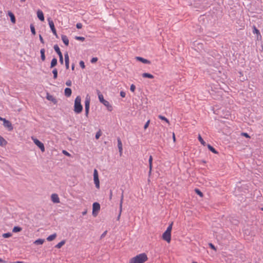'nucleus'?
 <instances>
[{
	"mask_svg": "<svg viewBox=\"0 0 263 263\" xmlns=\"http://www.w3.org/2000/svg\"><path fill=\"white\" fill-rule=\"evenodd\" d=\"M148 260L147 255L143 253L139 254L130 259L129 263H144Z\"/></svg>",
	"mask_w": 263,
	"mask_h": 263,
	"instance_id": "obj_1",
	"label": "nucleus"
},
{
	"mask_svg": "<svg viewBox=\"0 0 263 263\" xmlns=\"http://www.w3.org/2000/svg\"><path fill=\"white\" fill-rule=\"evenodd\" d=\"M81 99L80 96H77L74 100V111L77 114L82 112L83 106L81 103Z\"/></svg>",
	"mask_w": 263,
	"mask_h": 263,
	"instance_id": "obj_2",
	"label": "nucleus"
},
{
	"mask_svg": "<svg viewBox=\"0 0 263 263\" xmlns=\"http://www.w3.org/2000/svg\"><path fill=\"white\" fill-rule=\"evenodd\" d=\"M97 92H98V98H99L100 102L101 103H102L104 106H105L107 108V109L109 111H111L112 109V106L109 103V102H108L107 101L105 100L104 99L103 95L100 92V91L99 90H98Z\"/></svg>",
	"mask_w": 263,
	"mask_h": 263,
	"instance_id": "obj_3",
	"label": "nucleus"
},
{
	"mask_svg": "<svg viewBox=\"0 0 263 263\" xmlns=\"http://www.w3.org/2000/svg\"><path fill=\"white\" fill-rule=\"evenodd\" d=\"M93 180L95 184L96 187L97 189L100 187V182L99 179V175L98 171L96 169H95L93 171Z\"/></svg>",
	"mask_w": 263,
	"mask_h": 263,
	"instance_id": "obj_4",
	"label": "nucleus"
},
{
	"mask_svg": "<svg viewBox=\"0 0 263 263\" xmlns=\"http://www.w3.org/2000/svg\"><path fill=\"white\" fill-rule=\"evenodd\" d=\"M32 138L33 142L35 143V144L36 145H37L40 148L41 151L42 152H44L45 149V147H44V144L42 142H41L40 140H39L38 139H37L36 138Z\"/></svg>",
	"mask_w": 263,
	"mask_h": 263,
	"instance_id": "obj_5",
	"label": "nucleus"
},
{
	"mask_svg": "<svg viewBox=\"0 0 263 263\" xmlns=\"http://www.w3.org/2000/svg\"><path fill=\"white\" fill-rule=\"evenodd\" d=\"M100 209V205L98 202H94L92 204V215L96 216Z\"/></svg>",
	"mask_w": 263,
	"mask_h": 263,
	"instance_id": "obj_6",
	"label": "nucleus"
},
{
	"mask_svg": "<svg viewBox=\"0 0 263 263\" xmlns=\"http://www.w3.org/2000/svg\"><path fill=\"white\" fill-rule=\"evenodd\" d=\"M48 20V24H49V27L53 33V34L55 35L56 36H57V31H56V29L54 27V23L53 22V21L51 19V18H48L47 19Z\"/></svg>",
	"mask_w": 263,
	"mask_h": 263,
	"instance_id": "obj_7",
	"label": "nucleus"
},
{
	"mask_svg": "<svg viewBox=\"0 0 263 263\" xmlns=\"http://www.w3.org/2000/svg\"><path fill=\"white\" fill-rule=\"evenodd\" d=\"M162 238L167 242H170L171 240V233L165 231L162 235Z\"/></svg>",
	"mask_w": 263,
	"mask_h": 263,
	"instance_id": "obj_8",
	"label": "nucleus"
},
{
	"mask_svg": "<svg viewBox=\"0 0 263 263\" xmlns=\"http://www.w3.org/2000/svg\"><path fill=\"white\" fill-rule=\"evenodd\" d=\"M3 125L4 127H7L9 131L13 130V127L11 123L6 119H4Z\"/></svg>",
	"mask_w": 263,
	"mask_h": 263,
	"instance_id": "obj_9",
	"label": "nucleus"
},
{
	"mask_svg": "<svg viewBox=\"0 0 263 263\" xmlns=\"http://www.w3.org/2000/svg\"><path fill=\"white\" fill-rule=\"evenodd\" d=\"M51 198V201L54 203H59L60 202L59 196L57 194H52Z\"/></svg>",
	"mask_w": 263,
	"mask_h": 263,
	"instance_id": "obj_10",
	"label": "nucleus"
},
{
	"mask_svg": "<svg viewBox=\"0 0 263 263\" xmlns=\"http://www.w3.org/2000/svg\"><path fill=\"white\" fill-rule=\"evenodd\" d=\"M123 191H122V195H121V199H120V211H119V214L118 216V219H119L120 217V215H121V212H122V204H123Z\"/></svg>",
	"mask_w": 263,
	"mask_h": 263,
	"instance_id": "obj_11",
	"label": "nucleus"
},
{
	"mask_svg": "<svg viewBox=\"0 0 263 263\" xmlns=\"http://www.w3.org/2000/svg\"><path fill=\"white\" fill-rule=\"evenodd\" d=\"M90 102V98L87 96L85 100V109H89Z\"/></svg>",
	"mask_w": 263,
	"mask_h": 263,
	"instance_id": "obj_12",
	"label": "nucleus"
},
{
	"mask_svg": "<svg viewBox=\"0 0 263 263\" xmlns=\"http://www.w3.org/2000/svg\"><path fill=\"white\" fill-rule=\"evenodd\" d=\"M46 98L49 101L52 102L54 104H56L57 103L56 99L53 96L50 95L49 93L47 94Z\"/></svg>",
	"mask_w": 263,
	"mask_h": 263,
	"instance_id": "obj_13",
	"label": "nucleus"
},
{
	"mask_svg": "<svg viewBox=\"0 0 263 263\" xmlns=\"http://www.w3.org/2000/svg\"><path fill=\"white\" fill-rule=\"evenodd\" d=\"M37 17L39 18V19L40 21H44V14H43V12L41 10H39L37 11Z\"/></svg>",
	"mask_w": 263,
	"mask_h": 263,
	"instance_id": "obj_14",
	"label": "nucleus"
},
{
	"mask_svg": "<svg viewBox=\"0 0 263 263\" xmlns=\"http://www.w3.org/2000/svg\"><path fill=\"white\" fill-rule=\"evenodd\" d=\"M117 141H118V147L119 152L120 153H121L122 152V144L121 139L119 137H118L117 138Z\"/></svg>",
	"mask_w": 263,
	"mask_h": 263,
	"instance_id": "obj_15",
	"label": "nucleus"
},
{
	"mask_svg": "<svg viewBox=\"0 0 263 263\" xmlns=\"http://www.w3.org/2000/svg\"><path fill=\"white\" fill-rule=\"evenodd\" d=\"M136 59H137V60L142 62L143 63H144V64H149L151 63V62L145 59H144L142 57H137L136 58Z\"/></svg>",
	"mask_w": 263,
	"mask_h": 263,
	"instance_id": "obj_16",
	"label": "nucleus"
},
{
	"mask_svg": "<svg viewBox=\"0 0 263 263\" xmlns=\"http://www.w3.org/2000/svg\"><path fill=\"white\" fill-rule=\"evenodd\" d=\"M61 39L65 45L68 46L69 44V40L67 36L65 35H62Z\"/></svg>",
	"mask_w": 263,
	"mask_h": 263,
	"instance_id": "obj_17",
	"label": "nucleus"
},
{
	"mask_svg": "<svg viewBox=\"0 0 263 263\" xmlns=\"http://www.w3.org/2000/svg\"><path fill=\"white\" fill-rule=\"evenodd\" d=\"M71 89L69 88H66L64 90V93L65 96L69 97L71 95Z\"/></svg>",
	"mask_w": 263,
	"mask_h": 263,
	"instance_id": "obj_18",
	"label": "nucleus"
},
{
	"mask_svg": "<svg viewBox=\"0 0 263 263\" xmlns=\"http://www.w3.org/2000/svg\"><path fill=\"white\" fill-rule=\"evenodd\" d=\"M7 144V141L0 135V146H5Z\"/></svg>",
	"mask_w": 263,
	"mask_h": 263,
	"instance_id": "obj_19",
	"label": "nucleus"
},
{
	"mask_svg": "<svg viewBox=\"0 0 263 263\" xmlns=\"http://www.w3.org/2000/svg\"><path fill=\"white\" fill-rule=\"evenodd\" d=\"M45 50L44 48H42L40 50L41 53V58L42 61H44L45 60Z\"/></svg>",
	"mask_w": 263,
	"mask_h": 263,
	"instance_id": "obj_20",
	"label": "nucleus"
},
{
	"mask_svg": "<svg viewBox=\"0 0 263 263\" xmlns=\"http://www.w3.org/2000/svg\"><path fill=\"white\" fill-rule=\"evenodd\" d=\"M152 162H153V157L152 156H150L149 159H148V163H149V173H151L152 169Z\"/></svg>",
	"mask_w": 263,
	"mask_h": 263,
	"instance_id": "obj_21",
	"label": "nucleus"
},
{
	"mask_svg": "<svg viewBox=\"0 0 263 263\" xmlns=\"http://www.w3.org/2000/svg\"><path fill=\"white\" fill-rule=\"evenodd\" d=\"M56 237H57V234L56 233H54V234L49 236L47 238V240L48 241H51L54 240L56 238Z\"/></svg>",
	"mask_w": 263,
	"mask_h": 263,
	"instance_id": "obj_22",
	"label": "nucleus"
},
{
	"mask_svg": "<svg viewBox=\"0 0 263 263\" xmlns=\"http://www.w3.org/2000/svg\"><path fill=\"white\" fill-rule=\"evenodd\" d=\"M142 76L143 78H147L149 79H153L154 78L153 75L149 73H142Z\"/></svg>",
	"mask_w": 263,
	"mask_h": 263,
	"instance_id": "obj_23",
	"label": "nucleus"
},
{
	"mask_svg": "<svg viewBox=\"0 0 263 263\" xmlns=\"http://www.w3.org/2000/svg\"><path fill=\"white\" fill-rule=\"evenodd\" d=\"M57 64V59L55 58H54L51 62L50 64V68H53L54 66H55Z\"/></svg>",
	"mask_w": 263,
	"mask_h": 263,
	"instance_id": "obj_24",
	"label": "nucleus"
},
{
	"mask_svg": "<svg viewBox=\"0 0 263 263\" xmlns=\"http://www.w3.org/2000/svg\"><path fill=\"white\" fill-rule=\"evenodd\" d=\"M66 242V241L65 240H62L61 241H60V242H59L55 246V247L58 248V249H60L61 248Z\"/></svg>",
	"mask_w": 263,
	"mask_h": 263,
	"instance_id": "obj_25",
	"label": "nucleus"
},
{
	"mask_svg": "<svg viewBox=\"0 0 263 263\" xmlns=\"http://www.w3.org/2000/svg\"><path fill=\"white\" fill-rule=\"evenodd\" d=\"M22 230V228L21 227L15 226L12 229V232L13 233H17L21 232Z\"/></svg>",
	"mask_w": 263,
	"mask_h": 263,
	"instance_id": "obj_26",
	"label": "nucleus"
},
{
	"mask_svg": "<svg viewBox=\"0 0 263 263\" xmlns=\"http://www.w3.org/2000/svg\"><path fill=\"white\" fill-rule=\"evenodd\" d=\"M44 239H38L34 242V243L36 245H42L44 243Z\"/></svg>",
	"mask_w": 263,
	"mask_h": 263,
	"instance_id": "obj_27",
	"label": "nucleus"
},
{
	"mask_svg": "<svg viewBox=\"0 0 263 263\" xmlns=\"http://www.w3.org/2000/svg\"><path fill=\"white\" fill-rule=\"evenodd\" d=\"M208 147L209 148V149L212 152H213L214 154H217L218 152L212 146H211L210 144H208Z\"/></svg>",
	"mask_w": 263,
	"mask_h": 263,
	"instance_id": "obj_28",
	"label": "nucleus"
},
{
	"mask_svg": "<svg viewBox=\"0 0 263 263\" xmlns=\"http://www.w3.org/2000/svg\"><path fill=\"white\" fill-rule=\"evenodd\" d=\"M253 33L254 34H256L257 36L259 35L261 37V34L259 30H258L255 26H253Z\"/></svg>",
	"mask_w": 263,
	"mask_h": 263,
	"instance_id": "obj_29",
	"label": "nucleus"
},
{
	"mask_svg": "<svg viewBox=\"0 0 263 263\" xmlns=\"http://www.w3.org/2000/svg\"><path fill=\"white\" fill-rule=\"evenodd\" d=\"M9 16L10 17L11 21L14 23L15 22V18L14 15L11 12L8 13Z\"/></svg>",
	"mask_w": 263,
	"mask_h": 263,
	"instance_id": "obj_30",
	"label": "nucleus"
},
{
	"mask_svg": "<svg viewBox=\"0 0 263 263\" xmlns=\"http://www.w3.org/2000/svg\"><path fill=\"white\" fill-rule=\"evenodd\" d=\"M198 139L199 140V141H200V142L201 143V144L202 145H203V146H205L206 145V143L203 140V139L202 138L201 136L200 135H198Z\"/></svg>",
	"mask_w": 263,
	"mask_h": 263,
	"instance_id": "obj_31",
	"label": "nucleus"
},
{
	"mask_svg": "<svg viewBox=\"0 0 263 263\" xmlns=\"http://www.w3.org/2000/svg\"><path fill=\"white\" fill-rule=\"evenodd\" d=\"M52 73L53 74V78L56 79L58 77V70L56 68H54L52 70Z\"/></svg>",
	"mask_w": 263,
	"mask_h": 263,
	"instance_id": "obj_32",
	"label": "nucleus"
},
{
	"mask_svg": "<svg viewBox=\"0 0 263 263\" xmlns=\"http://www.w3.org/2000/svg\"><path fill=\"white\" fill-rule=\"evenodd\" d=\"M158 118L162 120H164L165 121V122H166L167 123H169V121L168 120V119L167 118H166L165 117L162 116V115H159L158 116Z\"/></svg>",
	"mask_w": 263,
	"mask_h": 263,
	"instance_id": "obj_33",
	"label": "nucleus"
},
{
	"mask_svg": "<svg viewBox=\"0 0 263 263\" xmlns=\"http://www.w3.org/2000/svg\"><path fill=\"white\" fill-rule=\"evenodd\" d=\"M64 57H65V63H67V62L69 63V55H68V54L67 52H66L64 54Z\"/></svg>",
	"mask_w": 263,
	"mask_h": 263,
	"instance_id": "obj_34",
	"label": "nucleus"
},
{
	"mask_svg": "<svg viewBox=\"0 0 263 263\" xmlns=\"http://www.w3.org/2000/svg\"><path fill=\"white\" fill-rule=\"evenodd\" d=\"M30 30L32 34L35 35L36 33L35 30L34 26L32 24L30 25Z\"/></svg>",
	"mask_w": 263,
	"mask_h": 263,
	"instance_id": "obj_35",
	"label": "nucleus"
},
{
	"mask_svg": "<svg viewBox=\"0 0 263 263\" xmlns=\"http://www.w3.org/2000/svg\"><path fill=\"white\" fill-rule=\"evenodd\" d=\"M2 236L4 238H9L12 236V234L9 232L6 233H4Z\"/></svg>",
	"mask_w": 263,
	"mask_h": 263,
	"instance_id": "obj_36",
	"label": "nucleus"
},
{
	"mask_svg": "<svg viewBox=\"0 0 263 263\" xmlns=\"http://www.w3.org/2000/svg\"><path fill=\"white\" fill-rule=\"evenodd\" d=\"M195 192L197 193V195H199L200 197H203V193L198 189H196L195 190Z\"/></svg>",
	"mask_w": 263,
	"mask_h": 263,
	"instance_id": "obj_37",
	"label": "nucleus"
},
{
	"mask_svg": "<svg viewBox=\"0 0 263 263\" xmlns=\"http://www.w3.org/2000/svg\"><path fill=\"white\" fill-rule=\"evenodd\" d=\"M53 48L57 53H59L60 51L59 47L57 44L54 45Z\"/></svg>",
	"mask_w": 263,
	"mask_h": 263,
	"instance_id": "obj_38",
	"label": "nucleus"
},
{
	"mask_svg": "<svg viewBox=\"0 0 263 263\" xmlns=\"http://www.w3.org/2000/svg\"><path fill=\"white\" fill-rule=\"evenodd\" d=\"M172 226H173V222H172L171 224H169V226L167 228V229L166 231H167L168 232H169L171 233V231L172 229Z\"/></svg>",
	"mask_w": 263,
	"mask_h": 263,
	"instance_id": "obj_39",
	"label": "nucleus"
},
{
	"mask_svg": "<svg viewBox=\"0 0 263 263\" xmlns=\"http://www.w3.org/2000/svg\"><path fill=\"white\" fill-rule=\"evenodd\" d=\"M74 38L77 40H79V41H84L85 40V37H84L83 36H76Z\"/></svg>",
	"mask_w": 263,
	"mask_h": 263,
	"instance_id": "obj_40",
	"label": "nucleus"
},
{
	"mask_svg": "<svg viewBox=\"0 0 263 263\" xmlns=\"http://www.w3.org/2000/svg\"><path fill=\"white\" fill-rule=\"evenodd\" d=\"M101 130H99L96 133L95 137L97 139H98L100 138V137L101 136Z\"/></svg>",
	"mask_w": 263,
	"mask_h": 263,
	"instance_id": "obj_41",
	"label": "nucleus"
},
{
	"mask_svg": "<svg viewBox=\"0 0 263 263\" xmlns=\"http://www.w3.org/2000/svg\"><path fill=\"white\" fill-rule=\"evenodd\" d=\"M135 89H136V86H135V85H134V84H132V85H130V91H132V92H134V91H135Z\"/></svg>",
	"mask_w": 263,
	"mask_h": 263,
	"instance_id": "obj_42",
	"label": "nucleus"
},
{
	"mask_svg": "<svg viewBox=\"0 0 263 263\" xmlns=\"http://www.w3.org/2000/svg\"><path fill=\"white\" fill-rule=\"evenodd\" d=\"M80 66H81V67L82 69L85 68V64H84V62L83 61H81L80 62Z\"/></svg>",
	"mask_w": 263,
	"mask_h": 263,
	"instance_id": "obj_43",
	"label": "nucleus"
},
{
	"mask_svg": "<svg viewBox=\"0 0 263 263\" xmlns=\"http://www.w3.org/2000/svg\"><path fill=\"white\" fill-rule=\"evenodd\" d=\"M98 59L97 57L92 58L91 60V63H95L98 61Z\"/></svg>",
	"mask_w": 263,
	"mask_h": 263,
	"instance_id": "obj_44",
	"label": "nucleus"
},
{
	"mask_svg": "<svg viewBox=\"0 0 263 263\" xmlns=\"http://www.w3.org/2000/svg\"><path fill=\"white\" fill-rule=\"evenodd\" d=\"M72 84V82L70 80H68L66 82V85L68 86H71Z\"/></svg>",
	"mask_w": 263,
	"mask_h": 263,
	"instance_id": "obj_45",
	"label": "nucleus"
},
{
	"mask_svg": "<svg viewBox=\"0 0 263 263\" xmlns=\"http://www.w3.org/2000/svg\"><path fill=\"white\" fill-rule=\"evenodd\" d=\"M76 27L78 29H81L82 27V24L80 23H78L77 24Z\"/></svg>",
	"mask_w": 263,
	"mask_h": 263,
	"instance_id": "obj_46",
	"label": "nucleus"
},
{
	"mask_svg": "<svg viewBox=\"0 0 263 263\" xmlns=\"http://www.w3.org/2000/svg\"><path fill=\"white\" fill-rule=\"evenodd\" d=\"M149 122H150V121H149V120H148V121L146 122V123L145 124V125H144V128L145 129H146V128L148 127V125H149Z\"/></svg>",
	"mask_w": 263,
	"mask_h": 263,
	"instance_id": "obj_47",
	"label": "nucleus"
},
{
	"mask_svg": "<svg viewBox=\"0 0 263 263\" xmlns=\"http://www.w3.org/2000/svg\"><path fill=\"white\" fill-rule=\"evenodd\" d=\"M120 96L122 97V98H124L126 95V93L123 91H121L120 92Z\"/></svg>",
	"mask_w": 263,
	"mask_h": 263,
	"instance_id": "obj_48",
	"label": "nucleus"
},
{
	"mask_svg": "<svg viewBox=\"0 0 263 263\" xmlns=\"http://www.w3.org/2000/svg\"><path fill=\"white\" fill-rule=\"evenodd\" d=\"M63 153L66 156H70V154L65 150L63 151Z\"/></svg>",
	"mask_w": 263,
	"mask_h": 263,
	"instance_id": "obj_49",
	"label": "nucleus"
},
{
	"mask_svg": "<svg viewBox=\"0 0 263 263\" xmlns=\"http://www.w3.org/2000/svg\"><path fill=\"white\" fill-rule=\"evenodd\" d=\"M107 231H105V232H104L102 234V235H101V239L103 238V237H104L106 236V234H107Z\"/></svg>",
	"mask_w": 263,
	"mask_h": 263,
	"instance_id": "obj_50",
	"label": "nucleus"
},
{
	"mask_svg": "<svg viewBox=\"0 0 263 263\" xmlns=\"http://www.w3.org/2000/svg\"><path fill=\"white\" fill-rule=\"evenodd\" d=\"M39 39H40V40L41 42L42 43L44 44V41L43 37L42 36V35L41 34L39 35Z\"/></svg>",
	"mask_w": 263,
	"mask_h": 263,
	"instance_id": "obj_51",
	"label": "nucleus"
},
{
	"mask_svg": "<svg viewBox=\"0 0 263 263\" xmlns=\"http://www.w3.org/2000/svg\"><path fill=\"white\" fill-rule=\"evenodd\" d=\"M112 191L111 190H110V192H109V200H111V199H112Z\"/></svg>",
	"mask_w": 263,
	"mask_h": 263,
	"instance_id": "obj_52",
	"label": "nucleus"
},
{
	"mask_svg": "<svg viewBox=\"0 0 263 263\" xmlns=\"http://www.w3.org/2000/svg\"><path fill=\"white\" fill-rule=\"evenodd\" d=\"M209 246L211 247V248H212V249L215 250H216V248H215L214 245H213L212 243H210Z\"/></svg>",
	"mask_w": 263,
	"mask_h": 263,
	"instance_id": "obj_53",
	"label": "nucleus"
},
{
	"mask_svg": "<svg viewBox=\"0 0 263 263\" xmlns=\"http://www.w3.org/2000/svg\"><path fill=\"white\" fill-rule=\"evenodd\" d=\"M241 135H243V136L246 137V138H250V136H249V135L246 133H242L241 134Z\"/></svg>",
	"mask_w": 263,
	"mask_h": 263,
	"instance_id": "obj_54",
	"label": "nucleus"
},
{
	"mask_svg": "<svg viewBox=\"0 0 263 263\" xmlns=\"http://www.w3.org/2000/svg\"><path fill=\"white\" fill-rule=\"evenodd\" d=\"M59 61H60V62L61 64H63V57H60L59 58Z\"/></svg>",
	"mask_w": 263,
	"mask_h": 263,
	"instance_id": "obj_55",
	"label": "nucleus"
},
{
	"mask_svg": "<svg viewBox=\"0 0 263 263\" xmlns=\"http://www.w3.org/2000/svg\"><path fill=\"white\" fill-rule=\"evenodd\" d=\"M68 62L65 63V67L67 69H69V65Z\"/></svg>",
	"mask_w": 263,
	"mask_h": 263,
	"instance_id": "obj_56",
	"label": "nucleus"
},
{
	"mask_svg": "<svg viewBox=\"0 0 263 263\" xmlns=\"http://www.w3.org/2000/svg\"><path fill=\"white\" fill-rule=\"evenodd\" d=\"M89 109H85V116H86V117H88V113H89Z\"/></svg>",
	"mask_w": 263,
	"mask_h": 263,
	"instance_id": "obj_57",
	"label": "nucleus"
},
{
	"mask_svg": "<svg viewBox=\"0 0 263 263\" xmlns=\"http://www.w3.org/2000/svg\"><path fill=\"white\" fill-rule=\"evenodd\" d=\"M57 53L58 54V55H59V58H60V57H63L62 53V52H61V51H60V52H59V53Z\"/></svg>",
	"mask_w": 263,
	"mask_h": 263,
	"instance_id": "obj_58",
	"label": "nucleus"
},
{
	"mask_svg": "<svg viewBox=\"0 0 263 263\" xmlns=\"http://www.w3.org/2000/svg\"><path fill=\"white\" fill-rule=\"evenodd\" d=\"M10 263H23V262L20 261H17L14 262H10Z\"/></svg>",
	"mask_w": 263,
	"mask_h": 263,
	"instance_id": "obj_59",
	"label": "nucleus"
},
{
	"mask_svg": "<svg viewBox=\"0 0 263 263\" xmlns=\"http://www.w3.org/2000/svg\"><path fill=\"white\" fill-rule=\"evenodd\" d=\"M0 262H6V261L4 260L2 258H0Z\"/></svg>",
	"mask_w": 263,
	"mask_h": 263,
	"instance_id": "obj_60",
	"label": "nucleus"
},
{
	"mask_svg": "<svg viewBox=\"0 0 263 263\" xmlns=\"http://www.w3.org/2000/svg\"><path fill=\"white\" fill-rule=\"evenodd\" d=\"M74 64H72L71 65V69L73 70H74Z\"/></svg>",
	"mask_w": 263,
	"mask_h": 263,
	"instance_id": "obj_61",
	"label": "nucleus"
},
{
	"mask_svg": "<svg viewBox=\"0 0 263 263\" xmlns=\"http://www.w3.org/2000/svg\"><path fill=\"white\" fill-rule=\"evenodd\" d=\"M173 138L174 141H175L176 139H175V136L174 133H173Z\"/></svg>",
	"mask_w": 263,
	"mask_h": 263,
	"instance_id": "obj_62",
	"label": "nucleus"
},
{
	"mask_svg": "<svg viewBox=\"0 0 263 263\" xmlns=\"http://www.w3.org/2000/svg\"><path fill=\"white\" fill-rule=\"evenodd\" d=\"M4 118H3L0 117V120L4 121Z\"/></svg>",
	"mask_w": 263,
	"mask_h": 263,
	"instance_id": "obj_63",
	"label": "nucleus"
},
{
	"mask_svg": "<svg viewBox=\"0 0 263 263\" xmlns=\"http://www.w3.org/2000/svg\"><path fill=\"white\" fill-rule=\"evenodd\" d=\"M20 1L21 2H25L26 1V0H20Z\"/></svg>",
	"mask_w": 263,
	"mask_h": 263,
	"instance_id": "obj_64",
	"label": "nucleus"
}]
</instances>
